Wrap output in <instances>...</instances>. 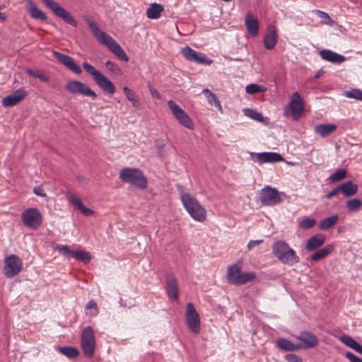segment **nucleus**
I'll list each match as a JSON object with an SVG mask.
<instances>
[{
	"instance_id": "nucleus-8",
	"label": "nucleus",
	"mask_w": 362,
	"mask_h": 362,
	"mask_svg": "<svg viewBox=\"0 0 362 362\" xmlns=\"http://www.w3.org/2000/svg\"><path fill=\"white\" fill-rule=\"evenodd\" d=\"M21 219L25 226L35 230L41 226L42 216L38 209L29 208L22 213Z\"/></svg>"
},
{
	"instance_id": "nucleus-38",
	"label": "nucleus",
	"mask_w": 362,
	"mask_h": 362,
	"mask_svg": "<svg viewBox=\"0 0 362 362\" xmlns=\"http://www.w3.org/2000/svg\"><path fill=\"white\" fill-rule=\"evenodd\" d=\"M59 351L69 358H76L79 355V351L76 348L71 346L59 347Z\"/></svg>"
},
{
	"instance_id": "nucleus-31",
	"label": "nucleus",
	"mask_w": 362,
	"mask_h": 362,
	"mask_svg": "<svg viewBox=\"0 0 362 362\" xmlns=\"http://www.w3.org/2000/svg\"><path fill=\"white\" fill-rule=\"evenodd\" d=\"M202 93L204 94L209 105H214V106L221 112H223V108L221 105V103L214 93H213L210 90H209L207 88L204 89Z\"/></svg>"
},
{
	"instance_id": "nucleus-36",
	"label": "nucleus",
	"mask_w": 362,
	"mask_h": 362,
	"mask_svg": "<svg viewBox=\"0 0 362 362\" xmlns=\"http://www.w3.org/2000/svg\"><path fill=\"white\" fill-rule=\"evenodd\" d=\"M346 207L350 212L358 211L362 207V201L359 199H351L346 202Z\"/></svg>"
},
{
	"instance_id": "nucleus-58",
	"label": "nucleus",
	"mask_w": 362,
	"mask_h": 362,
	"mask_svg": "<svg viewBox=\"0 0 362 362\" xmlns=\"http://www.w3.org/2000/svg\"><path fill=\"white\" fill-rule=\"evenodd\" d=\"M36 78L40 79L42 82H48L49 81V78L42 71L40 72Z\"/></svg>"
},
{
	"instance_id": "nucleus-10",
	"label": "nucleus",
	"mask_w": 362,
	"mask_h": 362,
	"mask_svg": "<svg viewBox=\"0 0 362 362\" xmlns=\"http://www.w3.org/2000/svg\"><path fill=\"white\" fill-rule=\"evenodd\" d=\"M23 262L17 255H11L4 259V274L7 278H13L21 272Z\"/></svg>"
},
{
	"instance_id": "nucleus-51",
	"label": "nucleus",
	"mask_w": 362,
	"mask_h": 362,
	"mask_svg": "<svg viewBox=\"0 0 362 362\" xmlns=\"http://www.w3.org/2000/svg\"><path fill=\"white\" fill-rule=\"evenodd\" d=\"M86 309H88V310L94 309L95 313L93 314V315H97L98 313L97 303L93 300H90L88 301V303L86 305Z\"/></svg>"
},
{
	"instance_id": "nucleus-2",
	"label": "nucleus",
	"mask_w": 362,
	"mask_h": 362,
	"mask_svg": "<svg viewBox=\"0 0 362 362\" xmlns=\"http://www.w3.org/2000/svg\"><path fill=\"white\" fill-rule=\"evenodd\" d=\"M274 255L283 264L293 265L299 262L296 252L283 240H278L272 245Z\"/></svg>"
},
{
	"instance_id": "nucleus-18",
	"label": "nucleus",
	"mask_w": 362,
	"mask_h": 362,
	"mask_svg": "<svg viewBox=\"0 0 362 362\" xmlns=\"http://www.w3.org/2000/svg\"><path fill=\"white\" fill-rule=\"evenodd\" d=\"M28 92L23 88H19L11 94L2 99V105L4 107H13L22 101L27 95Z\"/></svg>"
},
{
	"instance_id": "nucleus-59",
	"label": "nucleus",
	"mask_w": 362,
	"mask_h": 362,
	"mask_svg": "<svg viewBox=\"0 0 362 362\" xmlns=\"http://www.w3.org/2000/svg\"><path fill=\"white\" fill-rule=\"evenodd\" d=\"M355 351L362 354V346L361 344H358Z\"/></svg>"
},
{
	"instance_id": "nucleus-48",
	"label": "nucleus",
	"mask_w": 362,
	"mask_h": 362,
	"mask_svg": "<svg viewBox=\"0 0 362 362\" xmlns=\"http://www.w3.org/2000/svg\"><path fill=\"white\" fill-rule=\"evenodd\" d=\"M57 249L59 251V252L64 256H66L69 253H71L69 247L67 245H57Z\"/></svg>"
},
{
	"instance_id": "nucleus-47",
	"label": "nucleus",
	"mask_w": 362,
	"mask_h": 362,
	"mask_svg": "<svg viewBox=\"0 0 362 362\" xmlns=\"http://www.w3.org/2000/svg\"><path fill=\"white\" fill-rule=\"evenodd\" d=\"M317 13L324 23L331 24L332 23V20L327 13L319 10L317 11Z\"/></svg>"
},
{
	"instance_id": "nucleus-14",
	"label": "nucleus",
	"mask_w": 362,
	"mask_h": 362,
	"mask_svg": "<svg viewBox=\"0 0 362 362\" xmlns=\"http://www.w3.org/2000/svg\"><path fill=\"white\" fill-rule=\"evenodd\" d=\"M296 338L299 341L297 344L298 350L300 349H310L319 344V339L316 335L308 331H301Z\"/></svg>"
},
{
	"instance_id": "nucleus-17",
	"label": "nucleus",
	"mask_w": 362,
	"mask_h": 362,
	"mask_svg": "<svg viewBox=\"0 0 362 362\" xmlns=\"http://www.w3.org/2000/svg\"><path fill=\"white\" fill-rule=\"evenodd\" d=\"M53 56L64 66H65L70 71L76 74H81L82 70L81 67L74 62V60L69 56L60 53L57 51L52 52Z\"/></svg>"
},
{
	"instance_id": "nucleus-46",
	"label": "nucleus",
	"mask_w": 362,
	"mask_h": 362,
	"mask_svg": "<svg viewBox=\"0 0 362 362\" xmlns=\"http://www.w3.org/2000/svg\"><path fill=\"white\" fill-rule=\"evenodd\" d=\"M345 95L348 98L362 101V91L359 89H352L351 90L346 91Z\"/></svg>"
},
{
	"instance_id": "nucleus-50",
	"label": "nucleus",
	"mask_w": 362,
	"mask_h": 362,
	"mask_svg": "<svg viewBox=\"0 0 362 362\" xmlns=\"http://www.w3.org/2000/svg\"><path fill=\"white\" fill-rule=\"evenodd\" d=\"M147 86H148V90H149V91L151 93V96L153 98L160 99V95L159 93L157 91V90L156 88H154L152 86L151 83L148 82V84H147Z\"/></svg>"
},
{
	"instance_id": "nucleus-9",
	"label": "nucleus",
	"mask_w": 362,
	"mask_h": 362,
	"mask_svg": "<svg viewBox=\"0 0 362 362\" xmlns=\"http://www.w3.org/2000/svg\"><path fill=\"white\" fill-rule=\"evenodd\" d=\"M304 104L300 95L298 92L292 94L290 103L284 108V114L288 115L290 111L291 115L295 120H298L304 112Z\"/></svg>"
},
{
	"instance_id": "nucleus-32",
	"label": "nucleus",
	"mask_w": 362,
	"mask_h": 362,
	"mask_svg": "<svg viewBox=\"0 0 362 362\" xmlns=\"http://www.w3.org/2000/svg\"><path fill=\"white\" fill-rule=\"evenodd\" d=\"M334 250L332 245H327L323 248L317 250L311 256V260L318 261L329 255Z\"/></svg>"
},
{
	"instance_id": "nucleus-3",
	"label": "nucleus",
	"mask_w": 362,
	"mask_h": 362,
	"mask_svg": "<svg viewBox=\"0 0 362 362\" xmlns=\"http://www.w3.org/2000/svg\"><path fill=\"white\" fill-rule=\"evenodd\" d=\"M119 177L121 181L134 185L139 189H145L147 188V178L144 173L138 168H122L119 172Z\"/></svg>"
},
{
	"instance_id": "nucleus-11",
	"label": "nucleus",
	"mask_w": 362,
	"mask_h": 362,
	"mask_svg": "<svg viewBox=\"0 0 362 362\" xmlns=\"http://www.w3.org/2000/svg\"><path fill=\"white\" fill-rule=\"evenodd\" d=\"M185 318L187 327L192 333L200 332V317L193 303H188L187 304Z\"/></svg>"
},
{
	"instance_id": "nucleus-33",
	"label": "nucleus",
	"mask_w": 362,
	"mask_h": 362,
	"mask_svg": "<svg viewBox=\"0 0 362 362\" xmlns=\"http://www.w3.org/2000/svg\"><path fill=\"white\" fill-rule=\"evenodd\" d=\"M277 346L286 351H293L298 350V344L292 343L286 339H279L277 341Z\"/></svg>"
},
{
	"instance_id": "nucleus-44",
	"label": "nucleus",
	"mask_w": 362,
	"mask_h": 362,
	"mask_svg": "<svg viewBox=\"0 0 362 362\" xmlns=\"http://www.w3.org/2000/svg\"><path fill=\"white\" fill-rule=\"evenodd\" d=\"M315 224V219L310 218H305L299 223V227L300 228L308 230L313 228Z\"/></svg>"
},
{
	"instance_id": "nucleus-4",
	"label": "nucleus",
	"mask_w": 362,
	"mask_h": 362,
	"mask_svg": "<svg viewBox=\"0 0 362 362\" xmlns=\"http://www.w3.org/2000/svg\"><path fill=\"white\" fill-rule=\"evenodd\" d=\"M181 200L187 212L194 220L200 222L206 220V210L197 199L189 194H183Z\"/></svg>"
},
{
	"instance_id": "nucleus-26",
	"label": "nucleus",
	"mask_w": 362,
	"mask_h": 362,
	"mask_svg": "<svg viewBox=\"0 0 362 362\" xmlns=\"http://www.w3.org/2000/svg\"><path fill=\"white\" fill-rule=\"evenodd\" d=\"M339 189L346 197H350L358 192V186L351 181L345 182L339 185Z\"/></svg>"
},
{
	"instance_id": "nucleus-20",
	"label": "nucleus",
	"mask_w": 362,
	"mask_h": 362,
	"mask_svg": "<svg viewBox=\"0 0 362 362\" xmlns=\"http://www.w3.org/2000/svg\"><path fill=\"white\" fill-rule=\"evenodd\" d=\"M284 160V157L276 152H263L257 154V160L260 164L265 163H278Z\"/></svg>"
},
{
	"instance_id": "nucleus-60",
	"label": "nucleus",
	"mask_w": 362,
	"mask_h": 362,
	"mask_svg": "<svg viewBox=\"0 0 362 362\" xmlns=\"http://www.w3.org/2000/svg\"><path fill=\"white\" fill-rule=\"evenodd\" d=\"M320 76V72H317L316 76H315V78H319Z\"/></svg>"
},
{
	"instance_id": "nucleus-25",
	"label": "nucleus",
	"mask_w": 362,
	"mask_h": 362,
	"mask_svg": "<svg viewBox=\"0 0 362 362\" xmlns=\"http://www.w3.org/2000/svg\"><path fill=\"white\" fill-rule=\"evenodd\" d=\"M320 57L326 61L332 63H341L345 60V57L329 49H322L320 52Z\"/></svg>"
},
{
	"instance_id": "nucleus-37",
	"label": "nucleus",
	"mask_w": 362,
	"mask_h": 362,
	"mask_svg": "<svg viewBox=\"0 0 362 362\" xmlns=\"http://www.w3.org/2000/svg\"><path fill=\"white\" fill-rule=\"evenodd\" d=\"M255 277H256V274L253 272H246V273H243V274L240 273V276L235 281V285L245 284L247 282L252 281V280H254L255 279Z\"/></svg>"
},
{
	"instance_id": "nucleus-55",
	"label": "nucleus",
	"mask_w": 362,
	"mask_h": 362,
	"mask_svg": "<svg viewBox=\"0 0 362 362\" xmlns=\"http://www.w3.org/2000/svg\"><path fill=\"white\" fill-rule=\"evenodd\" d=\"M41 71L40 70H38V69H27L25 70V72L29 75V76H31L34 78H37V75L40 74Z\"/></svg>"
},
{
	"instance_id": "nucleus-13",
	"label": "nucleus",
	"mask_w": 362,
	"mask_h": 362,
	"mask_svg": "<svg viewBox=\"0 0 362 362\" xmlns=\"http://www.w3.org/2000/svg\"><path fill=\"white\" fill-rule=\"evenodd\" d=\"M168 105L173 115L179 121L180 124L189 129L194 128V124L190 117L175 101L170 100L168 102Z\"/></svg>"
},
{
	"instance_id": "nucleus-12",
	"label": "nucleus",
	"mask_w": 362,
	"mask_h": 362,
	"mask_svg": "<svg viewBox=\"0 0 362 362\" xmlns=\"http://www.w3.org/2000/svg\"><path fill=\"white\" fill-rule=\"evenodd\" d=\"M65 89L71 94H81L93 99L96 98V93L86 84L79 81H69L66 83Z\"/></svg>"
},
{
	"instance_id": "nucleus-43",
	"label": "nucleus",
	"mask_w": 362,
	"mask_h": 362,
	"mask_svg": "<svg viewBox=\"0 0 362 362\" xmlns=\"http://www.w3.org/2000/svg\"><path fill=\"white\" fill-rule=\"evenodd\" d=\"M245 90H246L247 93H248L250 95H253L257 93L264 92L266 90V88H264V86L257 85V84L251 83L246 86Z\"/></svg>"
},
{
	"instance_id": "nucleus-27",
	"label": "nucleus",
	"mask_w": 362,
	"mask_h": 362,
	"mask_svg": "<svg viewBox=\"0 0 362 362\" xmlns=\"http://www.w3.org/2000/svg\"><path fill=\"white\" fill-rule=\"evenodd\" d=\"M277 39L276 30L274 28L269 29L264 38L265 48L267 49H273L277 43Z\"/></svg>"
},
{
	"instance_id": "nucleus-24",
	"label": "nucleus",
	"mask_w": 362,
	"mask_h": 362,
	"mask_svg": "<svg viewBox=\"0 0 362 362\" xmlns=\"http://www.w3.org/2000/svg\"><path fill=\"white\" fill-rule=\"evenodd\" d=\"M245 23L248 33L252 36H256L259 30V21L257 18L250 13H247L245 16Z\"/></svg>"
},
{
	"instance_id": "nucleus-57",
	"label": "nucleus",
	"mask_w": 362,
	"mask_h": 362,
	"mask_svg": "<svg viewBox=\"0 0 362 362\" xmlns=\"http://www.w3.org/2000/svg\"><path fill=\"white\" fill-rule=\"evenodd\" d=\"M36 78L40 79L42 82H48L49 81V78L42 71L40 72Z\"/></svg>"
},
{
	"instance_id": "nucleus-30",
	"label": "nucleus",
	"mask_w": 362,
	"mask_h": 362,
	"mask_svg": "<svg viewBox=\"0 0 362 362\" xmlns=\"http://www.w3.org/2000/svg\"><path fill=\"white\" fill-rule=\"evenodd\" d=\"M337 126L334 124H318L315 127V132L321 137H325L334 132Z\"/></svg>"
},
{
	"instance_id": "nucleus-1",
	"label": "nucleus",
	"mask_w": 362,
	"mask_h": 362,
	"mask_svg": "<svg viewBox=\"0 0 362 362\" xmlns=\"http://www.w3.org/2000/svg\"><path fill=\"white\" fill-rule=\"evenodd\" d=\"M85 21L91 31L93 35L101 45H105L119 59L124 62L129 61L122 47L110 35L103 31H100L98 25L90 18H86Z\"/></svg>"
},
{
	"instance_id": "nucleus-45",
	"label": "nucleus",
	"mask_w": 362,
	"mask_h": 362,
	"mask_svg": "<svg viewBox=\"0 0 362 362\" xmlns=\"http://www.w3.org/2000/svg\"><path fill=\"white\" fill-rule=\"evenodd\" d=\"M105 66L107 68V69L111 71L112 73L120 76L122 75V72L121 69L115 63H113L111 61H107L105 63Z\"/></svg>"
},
{
	"instance_id": "nucleus-15",
	"label": "nucleus",
	"mask_w": 362,
	"mask_h": 362,
	"mask_svg": "<svg viewBox=\"0 0 362 362\" xmlns=\"http://www.w3.org/2000/svg\"><path fill=\"white\" fill-rule=\"evenodd\" d=\"M181 54L183 57L190 62H194L200 64H211L213 61L207 58L204 53L197 52L189 46H186L181 49Z\"/></svg>"
},
{
	"instance_id": "nucleus-39",
	"label": "nucleus",
	"mask_w": 362,
	"mask_h": 362,
	"mask_svg": "<svg viewBox=\"0 0 362 362\" xmlns=\"http://www.w3.org/2000/svg\"><path fill=\"white\" fill-rule=\"evenodd\" d=\"M71 255L75 259H79L84 263L88 262L91 259L90 252L82 250L72 251Z\"/></svg>"
},
{
	"instance_id": "nucleus-28",
	"label": "nucleus",
	"mask_w": 362,
	"mask_h": 362,
	"mask_svg": "<svg viewBox=\"0 0 362 362\" xmlns=\"http://www.w3.org/2000/svg\"><path fill=\"white\" fill-rule=\"evenodd\" d=\"M164 11L163 5L157 3L151 4L146 10V16L151 19H158L160 17L161 13Z\"/></svg>"
},
{
	"instance_id": "nucleus-49",
	"label": "nucleus",
	"mask_w": 362,
	"mask_h": 362,
	"mask_svg": "<svg viewBox=\"0 0 362 362\" xmlns=\"http://www.w3.org/2000/svg\"><path fill=\"white\" fill-rule=\"evenodd\" d=\"M286 358L289 362H302L303 359L300 356L293 354H289L286 356Z\"/></svg>"
},
{
	"instance_id": "nucleus-53",
	"label": "nucleus",
	"mask_w": 362,
	"mask_h": 362,
	"mask_svg": "<svg viewBox=\"0 0 362 362\" xmlns=\"http://www.w3.org/2000/svg\"><path fill=\"white\" fill-rule=\"evenodd\" d=\"M33 192L36 195L42 197H45L47 196V194L44 192V189L42 187V186H37V187H34Z\"/></svg>"
},
{
	"instance_id": "nucleus-40",
	"label": "nucleus",
	"mask_w": 362,
	"mask_h": 362,
	"mask_svg": "<svg viewBox=\"0 0 362 362\" xmlns=\"http://www.w3.org/2000/svg\"><path fill=\"white\" fill-rule=\"evenodd\" d=\"M347 176V171L344 169L337 170L334 173L332 174L329 180L332 182H339L344 180Z\"/></svg>"
},
{
	"instance_id": "nucleus-6",
	"label": "nucleus",
	"mask_w": 362,
	"mask_h": 362,
	"mask_svg": "<svg viewBox=\"0 0 362 362\" xmlns=\"http://www.w3.org/2000/svg\"><path fill=\"white\" fill-rule=\"evenodd\" d=\"M81 349L84 356L90 358L95 354V339L91 327H85L81 334Z\"/></svg>"
},
{
	"instance_id": "nucleus-35",
	"label": "nucleus",
	"mask_w": 362,
	"mask_h": 362,
	"mask_svg": "<svg viewBox=\"0 0 362 362\" xmlns=\"http://www.w3.org/2000/svg\"><path fill=\"white\" fill-rule=\"evenodd\" d=\"M123 92L129 101L131 102L132 105L134 107H139L140 102L139 98L136 97V93L127 86L123 88Z\"/></svg>"
},
{
	"instance_id": "nucleus-56",
	"label": "nucleus",
	"mask_w": 362,
	"mask_h": 362,
	"mask_svg": "<svg viewBox=\"0 0 362 362\" xmlns=\"http://www.w3.org/2000/svg\"><path fill=\"white\" fill-rule=\"evenodd\" d=\"M339 192H340V189H339V186H337V187L333 189L331 192L327 193L325 197L327 199H330L332 197L337 195Z\"/></svg>"
},
{
	"instance_id": "nucleus-19",
	"label": "nucleus",
	"mask_w": 362,
	"mask_h": 362,
	"mask_svg": "<svg viewBox=\"0 0 362 362\" xmlns=\"http://www.w3.org/2000/svg\"><path fill=\"white\" fill-rule=\"evenodd\" d=\"M166 292L170 298L177 300L179 296L178 283L175 276L168 274L165 278Z\"/></svg>"
},
{
	"instance_id": "nucleus-21",
	"label": "nucleus",
	"mask_w": 362,
	"mask_h": 362,
	"mask_svg": "<svg viewBox=\"0 0 362 362\" xmlns=\"http://www.w3.org/2000/svg\"><path fill=\"white\" fill-rule=\"evenodd\" d=\"M69 202L75 207H76L84 216H92L94 215V211L86 207L82 202L81 199L74 194L68 195Z\"/></svg>"
},
{
	"instance_id": "nucleus-7",
	"label": "nucleus",
	"mask_w": 362,
	"mask_h": 362,
	"mask_svg": "<svg viewBox=\"0 0 362 362\" xmlns=\"http://www.w3.org/2000/svg\"><path fill=\"white\" fill-rule=\"evenodd\" d=\"M42 2L52 11V12L57 17L62 18L65 23L76 27L77 21L72 17L69 12L66 11L58 3L53 0H41Z\"/></svg>"
},
{
	"instance_id": "nucleus-22",
	"label": "nucleus",
	"mask_w": 362,
	"mask_h": 362,
	"mask_svg": "<svg viewBox=\"0 0 362 362\" xmlns=\"http://www.w3.org/2000/svg\"><path fill=\"white\" fill-rule=\"evenodd\" d=\"M26 10L30 13V16L35 20L45 21L47 19L45 13L37 8V5L33 0H25Z\"/></svg>"
},
{
	"instance_id": "nucleus-5",
	"label": "nucleus",
	"mask_w": 362,
	"mask_h": 362,
	"mask_svg": "<svg viewBox=\"0 0 362 362\" xmlns=\"http://www.w3.org/2000/svg\"><path fill=\"white\" fill-rule=\"evenodd\" d=\"M83 66L86 71L93 76V80L96 84L105 93L112 95L115 93V85L106 76L103 75L99 71L96 70L91 64L88 62H83Z\"/></svg>"
},
{
	"instance_id": "nucleus-52",
	"label": "nucleus",
	"mask_w": 362,
	"mask_h": 362,
	"mask_svg": "<svg viewBox=\"0 0 362 362\" xmlns=\"http://www.w3.org/2000/svg\"><path fill=\"white\" fill-rule=\"evenodd\" d=\"M345 356L351 361V362H362V359L359 357L356 356L351 352H346L345 354Z\"/></svg>"
},
{
	"instance_id": "nucleus-23",
	"label": "nucleus",
	"mask_w": 362,
	"mask_h": 362,
	"mask_svg": "<svg viewBox=\"0 0 362 362\" xmlns=\"http://www.w3.org/2000/svg\"><path fill=\"white\" fill-rule=\"evenodd\" d=\"M325 235L323 234H316L310 238L305 245V250L313 251L320 248L325 242Z\"/></svg>"
},
{
	"instance_id": "nucleus-54",
	"label": "nucleus",
	"mask_w": 362,
	"mask_h": 362,
	"mask_svg": "<svg viewBox=\"0 0 362 362\" xmlns=\"http://www.w3.org/2000/svg\"><path fill=\"white\" fill-rule=\"evenodd\" d=\"M263 242V240H250L247 244V249L251 250L255 246L261 244Z\"/></svg>"
},
{
	"instance_id": "nucleus-34",
	"label": "nucleus",
	"mask_w": 362,
	"mask_h": 362,
	"mask_svg": "<svg viewBox=\"0 0 362 362\" xmlns=\"http://www.w3.org/2000/svg\"><path fill=\"white\" fill-rule=\"evenodd\" d=\"M338 219L339 217L337 215L325 218L320 221L319 224V228L322 230H327L334 226L337 223Z\"/></svg>"
},
{
	"instance_id": "nucleus-29",
	"label": "nucleus",
	"mask_w": 362,
	"mask_h": 362,
	"mask_svg": "<svg viewBox=\"0 0 362 362\" xmlns=\"http://www.w3.org/2000/svg\"><path fill=\"white\" fill-rule=\"evenodd\" d=\"M241 267L238 264H234L228 268L227 271V280L228 283L235 284V281L240 274Z\"/></svg>"
},
{
	"instance_id": "nucleus-16",
	"label": "nucleus",
	"mask_w": 362,
	"mask_h": 362,
	"mask_svg": "<svg viewBox=\"0 0 362 362\" xmlns=\"http://www.w3.org/2000/svg\"><path fill=\"white\" fill-rule=\"evenodd\" d=\"M260 201L263 205L272 206L280 202L281 198L276 189L267 186L260 192Z\"/></svg>"
},
{
	"instance_id": "nucleus-42",
	"label": "nucleus",
	"mask_w": 362,
	"mask_h": 362,
	"mask_svg": "<svg viewBox=\"0 0 362 362\" xmlns=\"http://www.w3.org/2000/svg\"><path fill=\"white\" fill-rule=\"evenodd\" d=\"M340 341L346 345L347 346L356 350V347L358 346V343L352 337L349 335H343L340 337Z\"/></svg>"
},
{
	"instance_id": "nucleus-41",
	"label": "nucleus",
	"mask_w": 362,
	"mask_h": 362,
	"mask_svg": "<svg viewBox=\"0 0 362 362\" xmlns=\"http://www.w3.org/2000/svg\"><path fill=\"white\" fill-rule=\"evenodd\" d=\"M244 113L247 117L255 121L262 122L264 120L262 115L255 110L247 108L244 110Z\"/></svg>"
}]
</instances>
